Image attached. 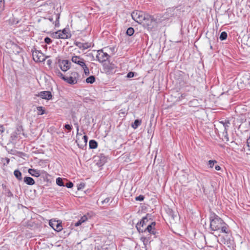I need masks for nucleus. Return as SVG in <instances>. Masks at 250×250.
<instances>
[{
	"label": "nucleus",
	"mask_w": 250,
	"mask_h": 250,
	"mask_svg": "<svg viewBox=\"0 0 250 250\" xmlns=\"http://www.w3.org/2000/svg\"><path fill=\"white\" fill-rule=\"evenodd\" d=\"M247 146L248 147V149L249 151H250V137H249L247 139Z\"/></svg>",
	"instance_id": "72a5a7b5"
},
{
	"label": "nucleus",
	"mask_w": 250,
	"mask_h": 250,
	"mask_svg": "<svg viewBox=\"0 0 250 250\" xmlns=\"http://www.w3.org/2000/svg\"><path fill=\"white\" fill-rule=\"evenodd\" d=\"M6 164H8L9 162V159L8 158H6Z\"/></svg>",
	"instance_id": "49530a36"
},
{
	"label": "nucleus",
	"mask_w": 250,
	"mask_h": 250,
	"mask_svg": "<svg viewBox=\"0 0 250 250\" xmlns=\"http://www.w3.org/2000/svg\"><path fill=\"white\" fill-rule=\"evenodd\" d=\"M144 20L142 24L148 29H151L155 26L156 23L155 21L152 16L148 14L146 16L145 19Z\"/></svg>",
	"instance_id": "20e7f679"
},
{
	"label": "nucleus",
	"mask_w": 250,
	"mask_h": 250,
	"mask_svg": "<svg viewBox=\"0 0 250 250\" xmlns=\"http://www.w3.org/2000/svg\"><path fill=\"white\" fill-rule=\"evenodd\" d=\"M71 61L73 62L80 65L84 70L85 75L88 76L89 74V70L85 64L84 60L79 56H74L72 57Z\"/></svg>",
	"instance_id": "f03ea898"
},
{
	"label": "nucleus",
	"mask_w": 250,
	"mask_h": 250,
	"mask_svg": "<svg viewBox=\"0 0 250 250\" xmlns=\"http://www.w3.org/2000/svg\"><path fill=\"white\" fill-rule=\"evenodd\" d=\"M33 59L36 62H42L46 59V57L40 51L34 50L32 52Z\"/></svg>",
	"instance_id": "39448f33"
},
{
	"label": "nucleus",
	"mask_w": 250,
	"mask_h": 250,
	"mask_svg": "<svg viewBox=\"0 0 250 250\" xmlns=\"http://www.w3.org/2000/svg\"><path fill=\"white\" fill-rule=\"evenodd\" d=\"M227 38V33L226 32H222L220 36V39L222 41L226 40Z\"/></svg>",
	"instance_id": "393cba45"
},
{
	"label": "nucleus",
	"mask_w": 250,
	"mask_h": 250,
	"mask_svg": "<svg viewBox=\"0 0 250 250\" xmlns=\"http://www.w3.org/2000/svg\"><path fill=\"white\" fill-rule=\"evenodd\" d=\"M65 128L66 129H68L69 130H70L72 128V126L71 125L67 124V125H65V126H64Z\"/></svg>",
	"instance_id": "c9c22d12"
},
{
	"label": "nucleus",
	"mask_w": 250,
	"mask_h": 250,
	"mask_svg": "<svg viewBox=\"0 0 250 250\" xmlns=\"http://www.w3.org/2000/svg\"><path fill=\"white\" fill-rule=\"evenodd\" d=\"M4 130V128L2 125H0V134H1L3 132Z\"/></svg>",
	"instance_id": "ea45409f"
},
{
	"label": "nucleus",
	"mask_w": 250,
	"mask_h": 250,
	"mask_svg": "<svg viewBox=\"0 0 250 250\" xmlns=\"http://www.w3.org/2000/svg\"><path fill=\"white\" fill-rule=\"evenodd\" d=\"M248 84L250 86V81L248 82Z\"/></svg>",
	"instance_id": "09e8293b"
},
{
	"label": "nucleus",
	"mask_w": 250,
	"mask_h": 250,
	"mask_svg": "<svg viewBox=\"0 0 250 250\" xmlns=\"http://www.w3.org/2000/svg\"><path fill=\"white\" fill-rule=\"evenodd\" d=\"M148 221V219L146 216L144 217L140 221V222L137 224L136 228L139 232H143L145 231L144 226H146V223Z\"/></svg>",
	"instance_id": "1a4fd4ad"
},
{
	"label": "nucleus",
	"mask_w": 250,
	"mask_h": 250,
	"mask_svg": "<svg viewBox=\"0 0 250 250\" xmlns=\"http://www.w3.org/2000/svg\"><path fill=\"white\" fill-rule=\"evenodd\" d=\"M220 123L222 124L223 126L224 127V131L223 132V140L226 142H228L229 141V138L227 133V129L229 126L230 123L229 121H225V122H220Z\"/></svg>",
	"instance_id": "6e6552de"
},
{
	"label": "nucleus",
	"mask_w": 250,
	"mask_h": 250,
	"mask_svg": "<svg viewBox=\"0 0 250 250\" xmlns=\"http://www.w3.org/2000/svg\"><path fill=\"white\" fill-rule=\"evenodd\" d=\"M69 62L67 60H62L59 62V66L63 71H66L70 68Z\"/></svg>",
	"instance_id": "f8f14e48"
},
{
	"label": "nucleus",
	"mask_w": 250,
	"mask_h": 250,
	"mask_svg": "<svg viewBox=\"0 0 250 250\" xmlns=\"http://www.w3.org/2000/svg\"><path fill=\"white\" fill-rule=\"evenodd\" d=\"M49 225L51 227L55 230L57 231H61L62 229V226L61 223H58V221H52L49 222Z\"/></svg>",
	"instance_id": "9b49d317"
},
{
	"label": "nucleus",
	"mask_w": 250,
	"mask_h": 250,
	"mask_svg": "<svg viewBox=\"0 0 250 250\" xmlns=\"http://www.w3.org/2000/svg\"><path fill=\"white\" fill-rule=\"evenodd\" d=\"M60 19V15L59 14L56 15V21L55 22V25L57 26L59 24V20Z\"/></svg>",
	"instance_id": "f704fd0d"
},
{
	"label": "nucleus",
	"mask_w": 250,
	"mask_h": 250,
	"mask_svg": "<svg viewBox=\"0 0 250 250\" xmlns=\"http://www.w3.org/2000/svg\"><path fill=\"white\" fill-rule=\"evenodd\" d=\"M104 162H103V163H101V162H100V163H97V165H98L99 167H100V166H101L103 165H104Z\"/></svg>",
	"instance_id": "37998d69"
},
{
	"label": "nucleus",
	"mask_w": 250,
	"mask_h": 250,
	"mask_svg": "<svg viewBox=\"0 0 250 250\" xmlns=\"http://www.w3.org/2000/svg\"><path fill=\"white\" fill-rule=\"evenodd\" d=\"M210 228L211 230L220 233H228V225L217 215L213 214L210 217Z\"/></svg>",
	"instance_id": "f257e3e1"
},
{
	"label": "nucleus",
	"mask_w": 250,
	"mask_h": 250,
	"mask_svg": "<svg viewBox=\"0 0 250 250\" xmlns=\"http://www.w3.org/2000/svg\"><path fill=\"white\" fill-rule=\"evenodd\" d=\"M54 73L56 76L58 77L61 78L62 80L64 81L65 80V77L63 76V75L61 73V72L58 69H56L54 70Z\"/></svg>",
	"instance_id": "aec40b11"
},
{
	"label": "nucleus",
	"mask_w": 250,
	"mask_h": 250,
	"mask_svg": "<svg viewBox=\"0 0 250 250\" xmlns=\"http://www.w3.org/2000/svg\"><path fill=\"white\" fill-rule=\"evenodd\" d=\"M44 42H45V43H46L47 44H49V43H50L52 41L50 39V38H49L48 37H46L44 39Z\"/></svg>",
	"instance_id": "7c9ffc66"
},
{
	"label": "nucleus",
	"mask_w": 250,
	"mask_h": 250,
	"mask_svg": "<svg viewBox=\"0 0 250 250\" xmlns=\"http://www.w3.org/2000/svg\"><path fill=\"white\" fill-rule=\"evenodd\" d=\"M89 146L90 148H96L97 147V143L95 140H91L89 141Z\"/></svg>",
	"instance_id": "412c9836"
},
{
	"label": "nucleus",
	"mask_w": 250,
	"mask_h": 250,
	"mask_svg": "<svg viewBox=\"0 0 250 250\" xmlns=\"http://www.w3.org/2000/svg\"><path fill=\"white\" fill-rule=\"evenodd\" d=\"M156 225L155 222H152L150 224L148 225L144 229H145V231L147 230L150 233L154 234L155 232L154 230V227Z\"/></svg>",
	"instance_id": "2eb2a0df"
},
{
	"label": "nucleus",
	"mask_w": 250,
	"mask_h": 250,
	"mask_svg": "<svg viewBox=\"0 0 250 250\" xmlns=\"http://www.w3.org/2000/svg\"><path fill=\"white\" fill-rule=\"evenodd\" d=\"M144 199V197L143 195H140L136 197V200L137 201H143Z\"/></svg>",
	"instance_id": "c756f323"
},
{
	"label": "nucleus",
	"mask_w": 250,
	"mask_h": 250,
	"mask_svg": "<svg viewBox=\"0 0 250 250\" xmlns=\"http://www.w3.org/2000/svg\"><path fill=\"white\" fill-rule=\"evenodd\" d=\"M65 186L68 188H71L73 186V184L72 182H69L67 183Z\"/></svg>",
	"instance_id": "473e14b6"
},
{
	"label": "nucleus",
	"mask_w": 250,
	"mask_h": 250,
	"mask_svg": "<svg viewBox=\"0 0 250 250\" xmlns=\"http://www.w3.org/2000/svg\"><path fill=\"white\" fill-rule=\"evenodd\" d=\"M79 75L76 72H72L70 73L69 77H65V81L71 84H74L77 83Z\"/></svg>",
	"instance_id": "423d86ee"
},
{
	"label": "nucleus",
	"mask_w": 250,
	"mask_h": 250,
	"mask_svg": "<svg viewBox=\"0 0 250 250\" xmlns=\"http://www.w3.org/2000/svg\"><path fill=\"white\" fill-rule=\"evenodd\" d=\"M147 14L141 11H133L131 14L132 19L137 22L142 24Z\"/></svg>",
	"instance_id": "7ed1b4c3"
},
{
	"label": "nucleus",
	"mask_w": 250,
	"mask_h": 250,
	"mask_svg": "<svg viewBox=\"0 0 250 250\" xmlns=\"http://www.w3.org/2000/svg\"><path fill=\"white\" fill-rule=\"evenodd\" d=\"M217 163V161H215V160H209L208 162V166L210 167V168H212L213 167L214 164H216Z\"/></svg>",
	"instance_id": "c85d7f7f"
},
{
	"label": "nucleus",
	"mask_w": 250,
	"mask_h": 250,
	"mask_svg": "<svg viewBox=\"0 0 250 250\" xmlns=\"http://www.w3.org/2000/svg\"><path fill=\"white\" fill-rule=\"evenodd\" d=\"M246 44L248 46L250 47V37H248L247 40L246 41Z\"/></svg>",
	"instance_id": "4c0bfd02"
},
{
	"label": "nucleus",
	"mask_w": 250,
	"mask_h": 250,
	"mask_svg": "<svg viewBox=\"0 0 250 250\" xmlns=\"http://www.w3.org/2000/svg\"><path fill=\"white\" fill-rule=\"evenodd\" d=\"M95 79L94 76H90L86 79V82L87 83H93L95 82Z\"/></svg>",
	"instance_id": "b1692460"
},
{
	"label": "nucleus",
	"mask_w": 250,
	"mask_h": 250,
	"mask_svg": "<svg viewBox=\"0 0 250 250\" xmlns=\"http://www.w3.org/2000/svg\"><path fill=\"white\" fill-rule=\"evenodd\" d=\"M210 48L211 49H212V46H211V45H210Z\"/></svg>",
	"instance_id": "3c124183"
},
{
	"label": "nucleus",
	"mask_w": 250,
	"mask_h": 250,
	"mask_svg": "<svg viewBox=\"0 0 250 250\" xmlns=\"http://www.w3.org/2000/svg\"><path fill=\"white\" fill-rule=\"evenodd\" d=\"M28 173L32 176L36 177H39L41 175L40 171L37 169L30 168L28 169Z\"/></svg>",
	"instance_id": "dca6fc26"
},
{
	"label": "nucleus",
	"mask_w": 250,
	"mask_h": 250,
	"mask_svg": "<svg viewBox=\"0 0 250 250\" xmlns=\"http://www.w3.org/2000/svg\"><path fill=\"white\" fill-rule=\"evenodd\" d=\"M110 200V199L109 198H106L104 200H103L102 202V204H104V203H107Z\"/></svg>",
	"instance_id": "e433bc0d"
},
{
	"label": "nucleus",
	"mask_w": 250,
	"mask_h": 250,
	"mask_svg": "<svg viewBox=\"0 0 250 250\" xmlns=\"http://www.w3.org/2000/svg\"><path fill=\"white\" fill-rule=\"evenodd\" d=\"M39 96L41 97L42 99L45 100H50L51 99L52 96L50 91H42L39 94Z\"/></svg>",
	"instance_id": "4468645a"
},
{
	"label": "nucleus",
	"mask_w": 250,
	"mask_h": 250,
	"mask_svg": "<svg viewBox=\"0 0 250 250\" xmlns=\"http://www.w3.org/2000/svg\"><path fill=\"white\" fill-rule=\"evenodd\" d=\"M24 182L28 185H33L35 184L34 180L30 177H25L23 180Z\"/></svg>",
	"instance_id": "f3484780"
},
{
	"label": "nucleus",
	"mask_w": 250,
	"mask_h": 250,
	"mask_svg": "<svg viewBox=\"0 0 250 250\" xmlns=\"http://www.w3.org/2000/svg\"><path fill=\"white\" fill-rule=\"evenodd\" d=\"M142 123L141 120H136L131 125V126L134 129H136L139 125H141Z\"/></svg>",
	"instance_id": "6ab92c4d"
},
{
	"label": "nucleus",
	"mask_w": 250,
	"mask_h": 250,
	"mask_svg": "<svg viewBox=\"0 0 250 250\" xmlns=\"http://www.w3.org/2000/svg\"><path fill=\"white\" fill-rule=\"evenodd\" d=\"M38 113L39 115H42L44 113V110L42 106H38L37 108Z\"/></svg>",
	"instance_id": "bb28decb"
},
{
	"label": "nucleus",
	"mask_w": 250,
	"mask_h": 250,
	"mask_svg": "<svg viewBox=\"0 0 250 250\" xmlns=\"http://www.w3.org/2000/svg\"><path fill=\"white\" fill-rule=\"evenodd\" d=\"M75 45L79 48L82 49H86L91 47V43L89 42H76Z\"/></svg>",
	"instance_id": "ddd939ff"
},
{
	"label": "nucleus",
	"mask_w": 250,
	"mask_h": 250,
	"mask_svg": "<svg viewBox=\"0 0 250 250\" xmlns=\"http://www.w3.org/2000/svg\"><path fill=\"white\" fill-rule=\"evenodd\" d=\"M134 76V73L133 72H129L127 75V77L128 78H132Z\"/></svg>",
	"instance_id": "2f4dec72"
},
{
	"label": "nucleus",
	"mask_w": 250,
	"mask_h": 250,
	"mask_svg": "<svg viewBox=\"0 0 250 250\" xmlns=\"http://www.w3.org/2000/svg\"><path fill=\"white\" fill-rule=\"evenodd\" d=\"M103 158V160L104 159V157H101V159Z\"/></svg>",
	"instance_id": "8fccbe9b"
},
{
	"label": "nucleus",
	"mask_w": 250,
	"mask_h": 250,
	"mask_svg": "<svg viewBox=\"0 0 250 250\" xmlns=\"http://www.w3.org/2000/svg\"><path fill=\"white\" fill-rule=\"evenodd\" d=\"M186 96V95L185 94H183L181 95V97L183 98H185Z\"/></svg>",
	"instance_id": "c03bdc74"
},
{
	"label": "nucleus",
	"mask_w": 250,
	"mask_h": 250,
	"mask_svg": "<svg viewBox=\"0 0 250 250\" xmlns=\"http://www.w3.org/2000/svg\"><path fill=\"white\" fill-rule=\"evenodd\" d=\"M215 170L218 171V170H220L221 169V167L219 166H215Z\"/></svg>",
	"instance_id": "79ce46f5"
},
{
	"label": "nucleus",
	"mask_w": 250,
	"mask_h": 250,
	"mask_svg": "<svg viewBox=\"0 0 250 250\" xmlns=\"http://www.w3.org/2000/svg\"><path fill=\"white\" fill-rule=\"evenodd\" d=\"M169 214L170 217L172 218L173 220H174L175 218H178V216L177 215V214L175 213L173 211V210L171 209H168Z\"/></svg>",
	"instance_id": "5701e85b"
},
{
	"label": "nucleus",
	"mask_w": 250,
	"mask_h": 250,
	"mask_svg": "<svg viewBox=\"0 0 250 250\" xmlns=\"http://www.w3.org/2000/svg\"><path fill=\"white\" fill-rule=\"evenodd\" d=\"M83 139L84 140V143H86L88 140L87 137L86 135H84L83 136Z\"/></svg>",
	"instance_id": "a19ab883"
},
{
	"label": "nucleus",
	"mask_w": 250,
	"mask_h": 250,
	"mask_svg": "<svg viewBox=\"0 0 250 250\" xmlns=\"http://www.w3.org/2000/svg\"><path fill=\"white\" fill-rule=\"evenodd\" d=\"M87 220V218L85 215L82 216L81 219L75 224L76 227L81 225L83 223L85 222Z\"/></svg>",
	"instance_id": "a211bd4d"
},
{
	"label": "nucleus",
	"mask_w": 250,
	"mask_h": 250,
	"mask_svg": "<svg viewBox=\"0 0 250 250\" xmlns=\"http://www.w3.org/2000/svg\"><path fill=\"white\" fill-rule=\"evenodd\" d=\"M14 174L19 180L22 179L21 173L19 170H15L14 171Z\"/></svg>",
	"instance_id": "4be33fe9"
},
{
	"label": "nucleus",
	"mask_w": 250,
	"mask_h": 250,
	"mask_svg": "<svg viewBox=\"0 0 250 250\" xmlns=\"http://www.w3.org/2000/svg\"><path fill=\"white\" fill-rule=\"evenodd\" d=\"M48 19L51 22L53 21V19L52 18H49Z\"/></svg>",
	"instance_id": "a18cd8bd"
},
{
	"label": "nucleus",
	"mask_w": 250,
	"mask_h": 250,
	"mask_svg": "<svg viewBox=\"0 0 250 250\" xmlns=\"http://www.w3.org/2000/svg\"><path fill=\"white\" fill-rule=\"evenodd\" d=\"M55 35L57 37L61 39H67L70 37V34L65 29L56 32Z\"/></svg>",
	"instance_id": "9d476101"
},
{
	"label": "nucleus",
	"mask_w": 250,
	"mask_h": 250,
	"mask_svg": "<svg viewBox=\"0 0 250 250\" xmlns=\"http://www.w3.org/2000/svg\"><path fill=\"white\" fill-rule=\"evenodd\" d=\"M109 57V55L106 52H104L102 50H99L97 51L96 58L99 62H104L107 61Z\"/></svg>",
	"instance_id": "0eeeda50"
},
{
	"label": "nucleus",
	"mask_w": 250,
	"mask_h": 250,
	"mask_svg": "<svg viewBox=\"0 0 250 250\" xmlns=\"http://www.w3.org/2000/svg\"><path fill=\"white\" fill-rule=\"evenodd\" d=\"M134 32V29L132 27L128 28L126 31L127 35H128V36H130L132 35L133 34Z\"/></svg>",
	"instance_id": "a878e982"
},
{
	"label": "nucleus",
	"mask_w": 250,
	"mask_h": 250,
	"mask_svg": "<svg viewBox=\"0 0 250 250\" xmlns=\"http://www.w3.org/2000/svg\"><path fill=\"white\" fill-rule=\"evenodd\" d=\"M78 131H79V126L77 125V134H78Z\"/></svg>",
	"instance_id": "de8ad7c7"
},
{
	"label": "nucleus",
	"mask_w": 250,
	"mask_h": 250,
	"mask_svg": "<svg viewBox=\"0 0 250 250\" xmlns=\"http://www.w3.org/2000/svg\"><path fill=\"white\" fill-rule=\"evenodd\" d=\"M4 4V0H0V8L3 6Z\"/></svg>",
	"instance_id": "58836bf2"
},
{
	"label": "nucleus",
	"mask_w": 250,
	"mask_h": 250,
	"mask_svg": "<svg viewBox=\"0 0 250 250\" xmlns=\"http://www.w3.org/2000/svg\"><path fill=\"white\" fill-rule=\"evenodd\" d=\"M56 183L59 186H64L63 185V183L62 182V178H61L60 177L57 178V179H56Z\"/></svg>",
	"instance_id": "cd10ccee"
}]
</instances>
